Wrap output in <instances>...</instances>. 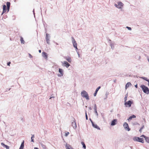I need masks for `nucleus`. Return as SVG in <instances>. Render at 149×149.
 Returning a JSON list of instances; mask_svg holds the SVG:
<instances>
[{"mask_svg":"<svg viewBox=\"0 0 149 149\" xmlns=\"http://www.w3.org/2000/svg\"><path fill=\"white\" fill-rule=\"evenodd\" d=\"M69 134V132H67L65 134V136H67Z\"/></svg>","mask_w":149,"mask_h":149,"instance_id":"c756f323","label":"nucleus"},{"mask_svg":"<svg viewBox=\"0 0 149 149\" xmlns=\"http://www.w3.org/2000/svg\"><path fill=\"white\" fill-rule=\"evenodd\" d=\"M117 119H114L112 120L111 122V125L112 126L115 125L116 124V123L117 122Z\"/></svg>","mask_w":149,"mask_h":149,"instance_id":"f8f14e48","label":"nucleus"},{"mask_svg":"<svg viewBox=\"0 0 149 149\" xmlns=\"http://www.w3.org/2000/svg\"><path fill=\"white\" fill-rule=\"evenodd\" d=\"M34 137V135H32V137H31V141L33 142H34L33 138Z\"/></svg>","mask_w":149,"mask_h":149,"instance_id":"a878e982","label":"nucleus"},{"mask_svg":"<svg viewBox=\"0 0 149 149\" xmlns=\"http://www.w3.org/2000/svg\"><path fill=\"white\" fill-rule=\"evenodd\" d=\"M62 63L63 66H65L67 68H68L70 65V64L66 61H64Z\"/></svg>","mask_w":149,"mask_h":149,"instance_id":"6e6552de","label":"nucleus"},{"mask_svg":"<svg viewBox=\"0 0 149 149\" xmlns=\"http://www.w3.org/2000/svg\"><path fill=\"white\" fill-rule=\"evenodd\" d=\"M94 110H95V112L97 111V109H94Z\"/></svg>","mask_w":149,"mask_h":149,"instance_id":"37998d69","label":"nucleus"},{"mask_svg":"<svg viewBox=\"0 0 149 149\" xmlns=\"http://www.w3.org/2000/svg\"><path fill=\"white\" fill-rule=\"evenodd\" d=\"M127 94L126 95L125 97V102H126V100H127Z\"/></svg>","mask_w":149,"mask_h":149,"instance_id":"cd10ccee","label":"nucleus"},{"mask_svg":"<svg viewBox=\"0 0 149 149\" xmlns=\"http://www.w3.org/2000/svg\"><path fill=\"white\" fill-rule=\"evenodd\" d=\"M58 70H59V72L60 73V74L58 75V76H60V77L63 76V70L59 68Z\"/></svg>","mask_w":149,"mask_h":149,"instance_id":"9b49d317","label":"nucleus"},{"mask_svg":"<svg viewBox=\"0 0 149 149\" xmlns=\"http://www.w3.org/2000/svg\"><path fill=\"white\" fill-rule=\"evenodd\" d=\"M29 57L30 58H31L32 57V56L30 54H29Z\"/></svg>","mask_w":149,"mask_h":149,"instance_id":"f704fd0d","label":"nucleus"},{"mask_svg":"<svg viewBox=\"0 0 149 149\" xmlns=\"http://www.w3.org/2000/svg\"><path fill=\"white\" fill-rule=\"evenodd\" d=\"M24 146V141L22 143L19 149H23Z\"/></svg>","mask_w":149,"mask_h":149,"instance_id":"412c9836","label":"nucleus"},{"mask_svg":"<svg viewBox=\"0 0 149 149\" xmlns=\"http://www.w3.org/2000/svg\"><path fill=\"white\" fill-rule=\"evenodd\" d=\"M81 143L83 145V148H84V149H85L86 148V146L84 143L82 141L81 142Z\"/></svg>","mask_w":149,"mask_h":149,"instance_id":"b1692460","label":"nucleus"},{"mask_svg":"<svg viewBox=\"0 0 149 149\" xmlns=\"http://www.w3.org/2000/svg\"><path fill=\"white\" fill-rule=\"evenodd\" d=\"M141 131H142V129L140 128V129L139 130V131L141 132Z\"/></svg>","mask_w":149,"mask_h":149,"instance_id":"ea45409f","label":"nucleus"},{"mask_svg":"<svg viewBox=\"0 0 149 149\" xmlns=\"http://www.w3.org/2000/svg\"><path fill=\"white\" fill-rule=\"evenodd\" d=\"M10 63H10V62H9L8 63H7V65H8V66H10Z\"/></svg>","mask_w":149,"mask_h":149,"instance_id":"72a5a7b5","label":"nucleus"},{"mask_svg":"<svg viewBox=\"0 0 149 149\" xmlns=\"http://www.w3.org/2000/svg\"><path fill=\"white\" fill-rule=\"evenodd\" d=\"M6 5L7 6V12H8L9 10L10 6V2H7L6 3Z\"/></svg>","mask_w":149,"mask_h":149,"instance_id":"4468645a","label":"nucleus"},{"mask_svg":"<svg viewBox=\"0 0 149 149\" xmlns=\"http://www.w3.org/2000/svg\"><path fill=\"white\" fill-rule=\"evenodd\" d=\"M66 149H73L70 145L66 143L65 145Z\"/></svg>","mask_w":149,"mask_h":149,"instance_id":"ddd939ff","label":"nucleus"},{"mask_svg":"<svg viewBox=\"0 0 149 149\" xmlns=\"http://www.w3.org/2000/svg\"><path fill=\"white\" fill-rule=\"evenodd\" d=\"M115 6L117 8H121L123 6V4L121 2H119L118 3V5L115 4Z\"/></svg>","mask_w":149,"mask_h":149,"instance_id":"39448f33","label":"nucleus"},{"mask_svg":"<svg viewBox=\"0 0 149 149\" xmlns=\"http://www.w3.org/2000/svg\"><path fill=\"white\" fill-rule=\"evenodd\" d=\"M94 109H97V106L96 104H95Z\"/></svg>","mask_w":149,"mask_h":149,"instance_id":"c85d7f7f","label":"nucleus"},{"mask_svg":"<svg viewBox=\"0 0 149 149\" xmlns=\"http://www.w3.org/2000/svg\"><path fill=\"white\" fill-rule=\"evenodd\" d=\"M81 95L82 97L85 98L86 100L89 99L88 95L87 92L85 91H83L81 93Z\"/></svg>","mask_w":149,"mask_h":149,"instance_id":"7ed1b4c3","label":"nucleus"},{"mask_svg":"<svg viewBox=\"0 0 149 149\" xmlns=\"http://www.w3.org/2000/svg\"><path fill=\"white\" fill-rule=\"evenodd\" d=\"M135 87H136V88H137L138 86H137V84H136V85H135Z\"/></svg>","mask_w":149,"mask_h":149,"instance_id":"e433bc0d","label":"nucleus"},{"mask_svg":"<svg viewBox=\"0 0 149 149\" xmlns=\"http://www.w3.org/2000/svg\"><path fill=\"white\" fill-rule=\"evenodd\" d=\"M133 103V102L129 100L127 102H125V104L126 107H131L132 104Z\"/></svg>","mask_w":149,"mask_h":149,"instance_id":"20e7f679","label":"nucleus"},{"mask_svg":"<svg viewBox=\"0 0 149 149\" xmlns=\"http://www.w3.org/2000/svg\"><path fill=\"white\" fill-rule=\"evenodd\" d=\"M72 126L74 128H75L76 127V124L75 121H73L72 122Z\"/></svg>","mask_w":149,"mask_h":149,"instance_id":"aec40b11","label":"nucleus"},{"mask_svg":"<svg viewBox=\"0 0 149 149\" xmlns=\"http://www.w3.org/2000/svg\"><path fill=\"white\" fill-rule=\"evenodd\" d=\"M42 56L45 58H47V54L45 52H43L42 53Z\"/></svg>","mask_w":149,"mask_h":149,"instance_id":"f3484780","label":"nucleus"},{"mask_svg":"<svg viewBox=\"0 0 149 149\" xmlns=\"http://www.w3.org/2000/svg\"><path fill=\"white\" fill-rule=\"evenodd\" d=\"M92 125L95 128L97 129L98 130H100V128L97 125V124H95L94 123H92Z\"/></svg>","mask_w":149,"mask_h":149,"instance_id":"dca6fc26","label":"nucleus"},{"mask_svg":"<svg viewBox=\"0 0 149 149\" xmlns=\"http://www.w3.org/2000/svg\"><path fill=\"white\" fill-rule=\"evenodd\" d=\"M48 34L47 33L46 34V41H47V43L48 44H49V38L48 36Z\"/></svg>","mask_w":149,"mask_h":149,"instance_id":"a211bd4d","label":"nucleus"},{"mask_svg":"<svg viewBox=\"0 0 149 149\" xmlns=\"http://www.w3.org/2000/svg\"><path fill=\"white\" fill-rule=\"evenodd\" d=\"M6 6L5 5H3V11L1 14V15H3L4 13L6 12Z\"/></svg>","mask_w":149,"mask_h":149,"instance_id":"9d476101","label":"nucleus"},{"mask_svg":"<svg viewBox=\"0 0 149 149\" xmlns=\"http://www.w3.org/2000/svg\"><path fill=\"white\" fill-rule=\"evenodd\" d=\"M123 126L125 128V129L126 130H127L128 131H129L130 130V129L129 127L128 124L126 122H125Z\"/></svg>","mask_w":149,"mask_h":149,"instance_id":"423d86ee","label":"nucleus"},{"mask_svg":"<svg viewBox=\"0 0 149 149\" xmlns=\"http://www.w3.org/2000/svg\"><path fill=\"white\" fill-rule=\"evenodd\" d=\"M94 110H95V112L97 111V109H94Z\"/></svg>","mask_w":149,"mask_h":149,"instance_id":"79ce46f5","label":"nucleus"},{"mask_svg":"<svg viewBox=\"0 0 149 149\" xmlns=\"http://www.w3.org/2000/svg\"><path fill=\"white\" fill-rule=\"evenodd\" d=\"M52 98V97H50L49 98V99H51V98Z\"/></svg>","mask_w":149,"mask_h":149,"instance_id":"a18cd8bd","label":"nucleus"},{"mask_svg":"<svg viewBox=\"0 0 149 149\" xmlns=\"http://www.w3.org/2000/svg\"><path fill=\"white\" fill-rule=\"evenodd\" d=\"M41 52V50H39V53H40Z\"/></svg>","mask_w":149,"mask_h":149,"instance_id":"58836bf2","label":"nucleus"},{"mask_svg":"<svg viewBox=\"0 0 149 149\" xmlns=\"http://www.w3.org/2000/svg\"><path fill=\"white\" fill-rule=\"evenodd\" d=\"M141 87L144 93L147 94L149 93V89L147 87L144 85H142L141 86Z\"/></svg>","mask_w":149,"mask_h":149,"instance_id":"f257e3e1","label":"nucleus"},{"mask_svg":"<svg viewBox=\"0 0 149 149\" xmlns=\"http://www.w3.org/2000/svg\"><path fill=\"white\" fill-rule=\"evenodd\" d=\"M86 119L88 120V116H87V115L86 113Z\"/></svg>","mask_w":149,"mask_h":149,"instance_id":"473e14b6","label":"nucleus"},{"mask_svg":"<svg viewBox=\"0 0 149 149\" xmlns=\"http://www.w3.org/2000/svg\"><path fill=\"white\" fill-rule=\"evenodd\" d=\"M144 127V126L143 125V126H142V127L141 128V129L142 130L143 128Z\"/></svg>","mask_w":149,"mask_h":149,"instance_id":"4c0bfd02","label":"nucleus"},{"mask_svg":"<svg viewBox=\"0 0 149 149\" xmlns=\"http://www.w3.org/2000/svg\"><path fill=\"white\" fill-rule=\"evenodd\" d=\"M136 117V116H135L134 115H133L132 116H130V117L129 118L127 119V120L129 121H130L132 120V118H135Z\"/></svg>","mask_w":149,"mask_h":149,"instance_id":"6ab92c4d","label":"nucleus"},{"mask_svg":"<svg viewBox=\"0 0 149 149\" xmlns=\"http://www.w3.org/2000/svg\"><path fill=\"white\" fill-rule=\"evenodd\" d=\"M34 149H39L37 148H35Z\"/></svg>","mask_w":149,"mask_h":149,"instance_id":"a19ab883","label":"nucleus"},{"mask_svg":"<svg viewBox=\"0 0 149 149\" xmlns=\"http://www.w3.org/2000/svg\"><path fill=\"white\" fill-rule=\"evenodd\" d=\"M141 137H143L145 139L146 141L148 143H149V137H147L146 136L143 135L141 136Z\"/></svg>","mask_w":149,"mask_h":149,"instance_id":"1a4fd4ad","label":"nucleus"},{"mask_svg":"<svg viewBox=\"0 0 149 149\" xmlns=\"http://www.w3.org/2000/svg\"><path fill=\"white\" fill-rule=\"evenodd\" d=\"M97 93V92L95 91V93L94 94V96H95L96 95Z\"/></svg>","mask_w":149,"mask_h":149,"instance_id":"2f4dec72","label":"nucleus"},{"mask_svg":"<svg viewBox=\"0 0 149 149\" xmlns=\"http://www.w3.org/2000/svg\"><path fill=\"white\" fill-rule=\"evenodd\" d=\"M95 113L96 114V115L97 116H98V113H97V111H95Z\"/></svg>","mask_w":149,"mask_h":149,"instance_id":"c9c22d12","label":"nucleus"},{"mask_svg":"<svg viewBox=\"0 0 149 149\" xmlns=\"http://www.w3.org/2000/svg\"><path fill=\"white\" fill-rule=\"evenodd\" d=\"M1 145L5 147L7 149H9V147L7 145L4 144L3 143H1Z\"/></svg>","mask_w":149,"mask_h":149,"instance_id":"4be33fe9","label":"nucleus"},{"mask_svg":"<svg viewBox=\"0 0 149 149\" xmlns=\"http://www.w3.org/2000/svg\"><path fill=\"white\" fill-rule=\"evenodd\" d=\"M127 28L128 29H129V30H131L132 29L131 28L128 27V26L127 27Z\"/></svg>","mask_w":149,"mask_h":149,"instance_id":"7c9ffc66","label":"nucleus"},{"mask_svg":"<svg viewBox=\"0 0 149 149\" xmlns=\"http://www.w3.org/2000/svg\"><path fill=\"white\" fill-rule=\"evenodd\" d=\"M101 88V87L100 86H99L98 87L96 90V91H95L96 92H97L98 91V90H99V89L100 88Z\"/></svg>","mask_w":149,"mask_h":149,"instance_id":"bb28decb","label":"nucleus"},{"mask_svg":"<svg viewBox=\"0 0 149 149\" xmlns=\"http://www.w3.org/2000/svg\"><path fill=\"white\" fill-rule=\"evenodd\" d=\"M148 81V86H149V81Z\"/></svg>","mask_w":149,"mask_h":149,"instance_id":"c03bdc74","label":"nucleus"},{"mask_svg":"<svg viewBox=\"0 0 149 149\" xmlns=\"http://www.w3.org/2000/svg\"><path fill=\"white\" fill-rule=\"evenodd\" d=\"M20 41L22 43L24 44V41L23 38L22 37L20 38Z\"/></svg>","mask_w":149,"mask_h":149,"instance_id":"393cba45","label":"nucleus"},{"mask_svg":"<svg viewBox=\"0 0 149 149\" xmlns=\"http://www.w3.org/2000/svg\"><path fill=\"white\" fill-rule=\"evenodd\" d=\"M131 85V84L130 82H128L126 84L125 88L126 89H127V88L129 86Z\"/></svg>","mask_w":149,"mask_h":149,"instance_id":"5701e85b","label":"nucleus"},{"mask_svg":"<svg viewBox=\"0 0 149 149\" xmlns=\"http://www.w3.org/2000/svg\"><path fill=\"white\" fill-rule=\"evenodd\" d=\"M133 140L135 141L140 142L142 143H144V141L142 138H140L137 137H134L133 138Z\"/></svg>","mask_w":149,"mask_h":149,"instance_id":"f03ea898","label":"nucleus"},{"mask_svg":"<svg viewBox=\"0 0 149 149\" xmlns=\"http://www.w3.org/2000/svg\"><path fill=\"white\" fill-rule=\"evenodd\" d=\"M72 42L74 47H75L76 49H77V43L76 41L75 40L74 38L73 37H72Z\"/></svg>","mask_w":149,"mask_h":149,"instance_id":"0eeeda50","label":"nucleus"},{"mask_svg":"<svg viewBox=\"0 0 149 149\" xmlns=\"http://www.w3.org/2000/svg\"><path fill=\"white\" fill-rule=\"evenodd\" d=\"M69 62L71 63V60L70 57L65 56L64 57Z\"/></svg>","mask_w":149,"mask_h":149,"instance_id":"2eb2a0df","label":"nucleus"}]
</instances>
